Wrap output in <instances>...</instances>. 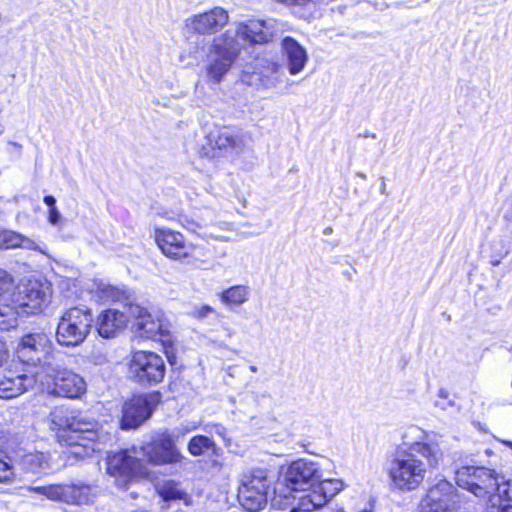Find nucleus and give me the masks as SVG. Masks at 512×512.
Segmentation results:
<instances>
[{
	"label": "nucleus",
	"mask_w": 512,
	"mask_h": 512,
	"mask_svg": "<svg viewBox=\"0 0 512 512\" xmlns=\"http://www.w3.org/2000/svg\"><path fill=\"white\" fill-rule=\"evenodd\" d=\"M317 461L300 458L293 461L283 473L273 492L271 505L290 512H313L323 507L341 492L344 483L339 479H322Z\"/></svg>",
	"instance_id": "f257e3e1"
},
{
	"label": "nucleus",
	"mask_w": 512,
	"mask_h": 512,
	"mask_svg": "<svg viewBox=\"0 0 512 512\" xmlns=\"http://www.w3.org/2000/svg\"><path fill=\"white\" fill-rule=\"evenodd\" d=\"M405 450L398 452L387 469L392 486L410 492L419 488L429 470L444 461L442 436L434 431L411 425L403 433Z\"/></svg>",
	"instance_id": "f03ea898"
},
{
	"label": "nucleus",
	"mask_w": 512,
	"mask_h": 512,
	"mask_svg": "<svg viewBox=\"0 0 512 512\" xmlns=\"http://www.w3.org/2000/svg\"><path fill=\"white\" fill-rule=\"evenodd\" d=\"M270 23L250 20L236 23L235 29H228L221 37L215 38L209 48L206 63L208 78L219 83L230 70L241 49L246 44L266 43L272 38Z\"/></svg>",
	"instance_id": "7ed1b4c3"
},
{
	"label": "nucleus",
	"mask_w": 512,
	"mask_h": 512,
	"mask_svg": "<svg viewBox=\"0 0 512 512\" xmlns=\"http://www.w3.org/2000/svg\"><path fill=\"white\" fill-rule=\"evenodd\" d=\"M49 419L50 429L58 432L59 442L69 446V453L76 458H85L100 451V445L110 438L97 429V423L74 416L63 407H56Z\"/></svg>",
	"instance_id": "20e7f679"
},
{
	"label": "nucleus",
	"mask_w": 512,
	"mask_h": 512,
	"mask_svg": "<svg viewBox=\"0 0 512 512\" xmlns=\"http://www.w3.org/2000/svg\"><path fill=\"white\" fill-rule=\"evenodd\" d=\"M50 288L38 280L19 284L11 293L6 304L0 307V329L10 330L17 326V315H33L41 312L48 304Z\"/></svg>",
	"instance_id": "39448f33"
},
{
	"label": "nucleus",
	"mask_w": 512,
	"mask_h": 512,
	"mask_svg": "<svg viewBox=\"0 0 512 512\" xmlns=\"http://www.w3.org/2000/svg\"><path fill=\"white\" fill-rule=\"evenodd\" d=\"M200 422H187L174 428L165 429L156 433L151 441L140 446L141 454L147 462L153 465H167L180 463L184 456L176 447V442L188 433L197 430Z\"/></svg>",
	"instance_id": "423d86ee"
},
{
	"label": "nucleus",
	"mask_w": 512,
	"mask_h": 512,
	"mask_svg": "<svg viewBox=\"0 0 512 512\" xmlns=\"http://www.w3.org/2000/svg\"><path fill=\"white\" fill-rule=\"evenodd\" d=\"M94 317L91 309L75 306L65 309L58 321L56 340L64 347H77L91 332Z\"/></svg>",
	"instance_id": "0eeeda50"
},
{
	"label": "nucleus",
	"mask_w": 512,
	"mask_h": 512,
	"mask_svg": "<svg viewBox=\"0 0 512 512\" xmlns=\"http://www.w3.org/2000/svg\"><path fill=\"white\" fill-rule=\"evenodd\" d=\"M44 376L40 381L46 385L47 392L52 395L78 398L86 391V382L82 376L58 363L44 365Z\"/></svg>",
	"instance_id": "6e6552de"
},
{
	"label": "nucleus",
	"mask_w": 512,
	"mask_h": 512,
	"mask_svg": "<svg viewBox=\"0 0 512 512\" xmlns=\"http://www.w3.org/2000/svg\"><path fill=\"white\" fill-rule=\"evenodd\" d=\"M155 241L161 252L169 259L195 263L203 256L202 248L185 239V236L169 228H156Z\"/></svg>",
	"instance_id": "1a4fd4ad"
},
{
	"label": "nucleus",
	"mask_w": 512,
	"mask_h": 512,
	"mask_svg": "<svg viewBox=\"0 0 512 512\" xmlns=\"http://www.w3.org/2000/svg\"><path fill=\"white\" fill-rule=\"evenodd\" d=\"M126 310L129 315L128 323L136 336L164 341L169 335V323L162 312L152 314L145 307L134 303L126 305Z\"/></svg>",
	"instance_id": "9d476101"
},
{
	"label": "nucleus",
	"mask_w": 512,
	"mask_h": 512,
	"mask_svg": "<svg viewBox=\"0 0 512 512\" xmlns=\"http://www.w3.org/2000/svg\"><path fill=\"white\" fill-rule=\"evenodd\" d=\"M500 476L494 470L485 467L463 466L455 473L458 487L467 490L475 497L488 501L493 494Z\"/></svg>",
	"instance_id": "9b49d317"
},
{
	"label": "nucleus",
	"mask_w": 512,
	"mask_h": 512,
	"mask_svg": "<svg viewBox=\"0 0 512 512\" xmlns=\"http://www.w3.org/2000/svg\"><path fill=\"white\" fill-rule=\"evenodd\" d=\"M269 480L266 470L254 469L245 473L241 479L238 498L244 509L259 511L267 504Z\"/></svg>",
	"instance_id": "f8f14e48"
},
{
	"label": "nucleus",
	"mask_w": 512,
	"mask_h": 512,
	"mask_svg": "<svg viewBox=\"0 0 512 512\" xmlns=\"http://www.w3.org/2000/svg\"><path fill=\"white\" fill-rule=\"evenodd\" d=\"M129 372L142 384H158L165 376L164 359L151 351L138 350L132 353L129 360Z\"/></svg>",
	"instance_id": "ddd939ff"
},
{
	"label": "nucleus",
	"mask_w": 512,
	"mask_h": 512,
	"mask_svg": "<svg viewBox=\"0 0 512 512\" xmlns=\"http://www.w3.org/2000/svg\"><path fill=\"white\" fill-rule=\"evenodd\" d=\"M161 401L158 392L134 396L122 406L120 427L123 430L137 429L148 420Z\"/></svg>",
	"instance_id": "4468645a"
},
{
	"label": "nucleus",
	"mask_w": 512,
	"mask_h": 512,
	"mask_svg": "<svg viewBox=\"0 0 512 512\" xmlns=\"http://www.w3.org/2000/svg\"><path fill=\"white\" fill-rule=\"evenodd\" d=\"M53 351V343L45 333H29L23 336L17 346V356L23 363L41 365L44 374V365L49 361Z\"/></svg>",
	"instance_id": "2eb2a0df"
},
{
	"label": "nucleus",
	"mask_w": 512,
	"mask_h": 512,
	"mask_svg": "<svg viewBox=\"0 0 512 512\" xmlns=\"http://www.w3.org/2000/svg\"><path fill=\"white\" fill-rule=\"evenodd\" d=\"M460 503L453 484L446 479H440L432 485L420 504V512H453Z\"/></svg>",
	"instance_id": "dca6fc26"
},
{
	"label": "nucleus",
	"mask_w": 512,
	"mask_h": 512,
	"mask_svg": "<svg viewBox=\"0 0 512 512\" xmlns=\"http://www.w3.org/2000/svg\"><path fill=\"white\" fill-rule=\"evenodd\" d=\"M106 472L115 478L120 488L126 487L134 477L142 473L139 460L127 450L107 456Z\"/></svg>",
	"instance_id": "f3484780"
},
{
	"label": "nucleus",
	"mask_w": 512,
	"mask_h": 512,
	"mask_svg": "<svg viewBox=\"0 0 512 512\" xmlns=\"http://www.w3.org/2000/svg\"><path fill=\"white\" fill-rule=\"evenodd\" d=\"M36 378L18 364L0 372V398L12 399L32 388Z\"/></svg>",
	"instance_id": "a211bd4d"
},
{
	"label": "nucleus",
	"mask_w": 512,
	"mask_h": 512,
	"mask_svg": "<svg viewBox=\"0 0 512 512\" xmlns=\"http://www.w3.org/2000/svg\"><path fill=\"white\" fill-rule=\"evenodd\" d=\"M228 22V11L216 6L186 19V28L189 32L199 35H213L222 30Z\"/></svg>",
	"instance_id": "6ab92c4d"
},
{
	"label": "nucleus",
	"mask_w": 512,
	"mask_h": 512,
	"mask_svg": "<svg viewBox=\"0 0 512 512\" xmlns=\"http://www.w3.org/2000/svg\"><path fill=\"white\" fill-rule=\"evenodd\" d=\"M257 67L258 71L245 70L242 80L249 85H258L263 88H274L282 82V71L277 63L261 61Z\"/></svg>",
	"instance_id": "aec40b11"
},
{
	"label": "nucleus",
	"mask_w": 512,
	"mask_h": 512,
	"mask_svg": "<svg viewBox=\"0 0 512 512\" xmlns=\"http://www.w3.org/2000/svg\"><path fill=\"white\" fill-rule=\"evenodd\" d=\"M128 313L126 306L124 311L117 309H106L99 313L96 318V328L102 338H113L128 325Z\"/></svg>",
	"instance_id": "412c9836"
},
{
	"label": "nucleus",
	"mask_w": 512,
	"mask_h": 512,
	"mask_svg": "<svg viewBox=\"0 0 512 512\" xmlns=\"http://www.w3.org/2000/svg\"><path fill=\"white\" fill-rule=\"evenodd\" d=\"M481 512H512V478L500 476Z\"/></svg>",
	"instance_id": "4be33fe9"
},
{
	"label": "nucleus",
	"mask_w": 512,
	"mask_h": 512,
	"mask_svg": "<svg viewBox=\"0 0 512 512\" xmlns=\"http://www.w3.org/2000/svg\"><path fill=\"white\" fill-rule=\"evenodd\" d=\"M281 47L289 73L291 75H297L302 72L308 62L306 49L291 37L283 38Z\"/></svg>",
	"instance_id": "5701e85b"
},
{
	"label": "nucleus",
	"mask_w": 512,
	"mask_h": 512,
	"mask_svg": "<svg viewBox=\"0 0 512 512\" xmlns=\"http://www.w3.org/2000/svg\"><path fill=\"white\" fill-rule=\"evenodd\" d=\"M208 141L212 150H219V152L223 154L238 151L242 144L236 130L226 126L211 132Z\"/></svg>",
	"instance_id": "b1692460"
},
{
	"label": "nucleus",
	"mask_w": 512,
	"mask_h": 512,
	"mask_svg": "<svg viewBox=\"0 0 512 512\" xmlns=\"http://www.w3.org/2000/svg\"><path fill=\"white\" fill-rule=\"evenodd\" d=\"M97 495V488L83 483L62 484L60 501L67 504H88Z\"/></svg>",
	"instance_id": "393cba45"
},
{
	"label": "nucleus",
	"mask_w": 512,
	"mask_h": 512,
	"mask_svg": "<svg viewBox=\"0 0 512 512\" xmlns=\"http://www.w3.org/2000/svg\"><path fill=\"white\" fill-rule=\"evenodd\" d=\"M251 288L247 285H234L222 291L220 294L221 302L230 307H239L249 301Z\"/></svg>",
	"instance_id": "a878e982"
},
{
	"label": "nucleus",
	"mask_w": 512,
	"mask_h": 512,
	"mask_svg": "<svg viewBox=\"0 0 512 512\" xmlns=\"http://www.w3.org/2000/svg\"><path fill=\"white\" fill-rule=\"evenodd\" d=\"M90 293L96 301L100 303H109L119 301L122 297V291L103 280H93L90 286Z\"/></svg>",
	"instance_id": "bb28decb"
},
{
	"label": "nucleus",
	"mask_w": 512,
	"mask_h": 512,
	"mask_svg": "<svg viewBox=\"0 0 512 512\" xmlns=\"http://www.w3.org/2000/svg\"><path fill=\"white\" fill-rule=\"evenodd\" d=\"M23 248L28 250H37L36 243L28 237H25L15 231H0V249Z\"/></svg>",
	"instance_id": "cd10ccee"
},
{
	"label": "nucleus",
	"mask_w": 512,
	"mask_h": 512,
	"mask_svg": "<svg viewBox=\"0 0 512 512\" xmlns=\"http://www.w3.org/2000/svg\"><path fill=\"white\" fill-rule=\"evenodd\" d=\"M188 452L194 456H202L205 454L218 455L220 448L216 445L213 439L205 435L193 436L187 445Z\"/></svg>",
	"instance_id": "c85d7f7f"
},
{
	"label": "nucleus",
	"mask_w": 512,
	"mask_h": 512,
	"mask_svg": "<svg viewBox=\"0 0 512 512\" xmlns=\"http://www.w3.org/2000/svg\"><path fill=\"white\" fill-rule=\"evenodd\" d=\"M24 468L32 473L46 472L50 469L49 457L42 452L27 454L22 459Z\"/></svg>",
	"instance_id": "c756f323"
},
{
	"label": "nucleus",
	"mask_w": 512,
	"mask_h": 512,
	"mask_svg": "<svg viewBox=\"0 0 512 512\" xmlns=\"http://www.w3.org/2000/svg\"><path fill=\"white\" fill-rule=\"evenodd\" d=\"M24 490L40 498H46L51 501H60L62 493V484H51L47 486H26Z\"/></svg>",
	"instance_id": "7c9ffc66"
},
{
	"label": "nucleus",
	"mask_w": 512,
	"mask_h": 512,
	"mask_svg": "<svg viewBox=\"0 0 512 512\" xmlns=\"http://www.w3.org/2000/svg\"><path fill=\"white\" fill-rule=\"evenodd\" d=\"M13 289V278L5 270L0 268V307L8 302L10 292Z\"/></svg>",
	"instance_id": "2f4dec72"
},
{
	"label": "nucleus",
	"mask_w": 512,
	"mask_h": 512,
	"mask_svg": "<svg viewBox=\"0 0 512 512\" xmlns=\"http://www.w3.org/2000/svg\"><path fill=\"white\" fill-rule=\"evenodd\" d=\"M159 495L162 497L164 502H168L170 500L181 499L183 492L178 488L177 485L167 483L159 489Z\"/></svg>",
	"instance_id": "473e14b6"
},
{
	"label": "nucleus",
	"mask_w": 512,
	"mask_h": 512,
	"mask_svg": "<svg viewBox=\"0 0 512 512\" xmlns=\"http://www.w3.org/2000/svg\"><path fill=\"white\" fill-rule=\"evenodd\" d=\"M14 475L9 458L0 451V482L10 480Z\"/></svg>",
	"instance_id": "72a5a7b5"
},
{
	"label": "nucleus",
	"mask_w": 512,
	"mask_h": 512,
	"mask_svg": "<svg viewBox=\"0 0 512 512\" xmlns=\"http://www.w3.org/2000/svg\"><path fill=\"white\" fill-rule=\"evenodd\" d=\"M449 393L444 390L440 389L438 392V400L435 402V406L441 408L442 410H446L449 406L453 405V402L448 399Z\"/></svg>",
	"instance_id": "f704fd0d"
},
{
	"label": "nucleus",
	"mask_w": 512,
	"mask_h": 512,
	"mask_svg": "<svg viewBox=\"0 0 512 512\" xmlns=\"http://www.w3.org/2000/svg\"><path fill=\"white\" fill-rule=\"evenodd\" d=\"M48 222L53 226H60L62 224V215L57 207L48 210Z\"/></svg>",
	"instance_id": "c9c22d12"
},
{
	"label": "nucleus",
	"mask_w": 512,
	"mask_h": 512,
	"mask_svg": "<svg viewBox=\"0 0 512 512\" xmlns=\"http://www.w3.org/2000/svg\"><path fill=\"white\" fill-rule=\"evenodd\" d=\"M213 312H214V309L211 306L202 305L199 307H195V309L193 311V315H194V317H196L198 319H203Z\"/></svg>",
	"instance_id": "e433bc0d"
},
{
	"label": "nucleus",
	"mask_w": 512,
	"mask_h": 512,
	"mask_svg": "<svg viewBox=\"0 0 512 512\" xmlns=\"http://www.w3.org/2000/svg\"><path fill=\"white\" fill-rule=\"evenodd\" d=\"M7 358V350L5 343L0 340V366L3 364V362Z\"/></svg>",
	"instance_id": "4c0bfd02"
},
{
	"label": "nucleus",
	"mask_w": 512,
	"mask_h": 512,
	"mask_svg": "<svg viewBox=\"0 0 512 512\" xmlns=\"http://www.w3.org/2000/svg\"><path fill=\"white\" fill-rule=\"evenodd\" d=\"M92 360L95 364H103L106 362V357L99 353V354H93L92 355Z\"/></svg>",
	"instance_id": "58836bf2"
},
{
	"label": "nucleus",
	"mask_w": 512,
	"mask_h": 512,
	"mask_svg": "<svg viewBox=\"0 0 512 512\" xmlns=\"http://www.w3.org/2000/svg\"><path fill=\"white\" fill-rule=\"evenodd\" d=\"M43 201L49 207V209L56 207L55 206L56 199L51 195L45 196Z\"/></svg>",
	"instance_id": "ea45409f"
},
{
	"label": "nucleus",
	"mask_w": 512,
	"mask_h": 512,
	"mask_svg": "<svg viewBox=\"0 0 512 512\" xmlns=\"http://www.w3.org/2000/svg\"><path fill=\"white\" fill-rule=\"evenodd\" d=\"M332 233H333V228L332 227H326L323 230V234L326 235V236L331 235Z\"/></svg>",
	"instance_id": "a19ab883"
},
{
	"label": "nucleus",
	"mask_w": 512,
	"mask_h": 512,
	"mask_svg": "<svg viewBox=\"0 0 512 512\" xmlns=\"http://www.w3.org/2000/svg\"><path fill=\"white\" fill-rule=\"evenodd\" d=\"M364 136H365V137L376 138V134H375V133H369V132H367V133H365V135H364Z\"/></svg>",
	"instance_id": "79ce46f5"
},
{
	"label": "nucleus",
	"mask_w": 512,
	"mask_h": 512,
	"mask_svg": "<svg viewBox=\"0 0 512 512\" xmlns=\"http://www.w3.org/2000/svg\"><path fill=\"white\" fill-rule=\"evenodd\" d=\"M9 144L14 146V147H16V148H18V149H21V145L16 143V142H9Z\"/></svg>",
	"instance_id": "37998d69"
},
{
	"label": "nucleus",
	"mask_w": 512,
	"mask_h": 512,
	"mask_svg": "<svg viewBox=\"0 0 512 512\" xmlns=\"http://www.w3.org/2000/svg\"><path fill=\"white\" fill-rule=\"evenodd\" d=\"M505 445L509 446L510 448H512V442L511 441H502Z\"/></svg>",
	"instance_id": "c03bdc74"
},
{
	"label": "nucleus",
	"mask_w": 512,
	"mask_h": 512,
	"mask_svg": "<svg viewBox=\"0 0 512 512\" xmlns=\"http://www.w3.org/2000/svg\"><path fill=\"white\" fill-rule=\"evenodd\" d=\"M250 371L251 372H256L257 371V367L256 366H250Z\"/></svg>",
	"instance_id": "a18cd8bd"
},
{
	"label": "nucleus",
	"mask_w": 512,
	"mask_h": 512,
	"mask_svg": "<svg viewBox=\"0 0 512 512\" xmlns=\"http://www.w3.org/2000/svg\"><path fill=\"white\" fill-rule=\"evenodd\" d=\"M385 189H386V186H385V184H383V185H382V187H381V193H382V194H384V193H385Z\"/></svg>",
	"instance_id": "49530a36"
},
{
	"label": "nucleus",
	"mask_w": 512,
	"mask_h": 512,
	"mask_svg": "<svg viewBox=\"0 0 512 512\" xmlns=\"http://www.w3.org/2000/svg\"><path fill=\"white\" fill-rule=\"evenodd\" d=\"M215 428H216V432H217V433H219V434H221V432L219 431V430L221 429V427H220V426H218V425H215Z\"/></svg>",
	"instance_id": "de8ad7c7"
},
{
	"label": "nucleus",
	"mask_w": 512,
	"mask_h": 512,
	"mask_svg": "<svg viewBox=\"0 0 512 512\" xmlns=\"http://www.w3.org/2000/svg\"><path fill=\"white\" fill-rule=\"evenodd\" d=\"M185 227H186L187 229H191V230H193V229H194V227H193L192 225H189V224L185 225Z\"/></svg>",
	"instance_id": "09e8293b"
},
{
	"label": "nucleus",
	"mask_w": 512,
	"mask_h": 512,
	"mask_svg": "<svg viewBox=\"0 0 512 512\" xmlns=\"http://www.w3.org/2000/svg\"><path fill=\"white\" fill-rule=\"evenodd\" d=\"M359 177H360V178H362V179H366V175H365V174H363V173H360V174H359Z\"/></svg>",
	"instance_id": "8fccbe9b"
},
{
	"label": "nucleus",
	"mask_w": 512,
	"mask_h": 512,
	"mask_svg": "<svg viewBox=\"0 0 512 512\" xmlns=\"http://www.w3.org/2000/svg\"><path fill=\"white\" fill-rule=\"evenodd\" d=\"M213 464L218 466L219 468L221 467V464L219 462H217V461H214Z\"/></svg>",
	"instance_id": "3c124183"
},
{
	"label": "nucleus",
	"mask_w": 512,
	"mask_h": 512,
	"mask_svg": "<svg viewBox=\"0 0 512 512\" xmlns=\"http://www.w3.org/2000/svg\"><path fill=\"white\" fill-rule=\"evenodd\" d=\"M2 111H3V108H2V106H0V114L2 113Z\"/></svg>",
	"instance_id": "603ef678"
},
{
	"label": "nucleus",
	"mask_w": 512,
	"mask_h": 512,
	"mask_svg": "<svg viewBox=\"0 0 512 512\" xmlns=\"http://www.w3.org/2000/svg\"><path fill=\"white\" fill-rule=\"evenodd\" d=\"M2 134V130H0V135Z\"/></svg>",
	"instance_id": "864d4df0"
}]
</instances>
